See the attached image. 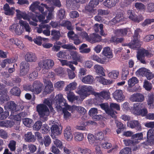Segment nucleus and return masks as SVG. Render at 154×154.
<instances>
[{"instance_id": "f257e3e1", "label": "nucleus", "mask_w": 154, "mask_h": 154, "mask_svg": "<svg viewBox=\"0 0 154 154\" xmlns=\"http://www.w3.org/2000/svg\"><path fill=\"white\" fill-rule=\"evenodd\" d=\"M44 102L51 109V108H53L52 106L58 109L65 105V100L63 98L62 94H59L56 96L53 102L51 100L47 99L44 100Z\"/></svg>"}, {"instance_id": "f03ea898", "label": "nucleus", "mask_w": 154, "mask_h": 154, "mask_svg": "<svg viewBox=\"0 0 154 154\" xmlns=\"http://www.w3.org/2000/svg\"><path fill=\"white\" fill-rule=\"evenodd\" d=\"M36 108L40 120L43 122L47 121L50 113L47 106L44 104H40L37 106Z\"/></svg>"}, {"instance_id": "7ed1b4c3", "label": "nucleus", "mask_w": 154, "mask_h": 154, "mask_svg": "<svg viewBox=\"0 0 154 154\" xmlns=\"http://www.w3.org/2000/svg\"><path fill=\"white\" fill-rule=\"evenodd\" d=\"M54 65V61L51 59H46L38 63V65L42 68V72L45 74Z\"/></svg>"}, {"instance_id": "20e7f679", "label": "nucleus", "mask_w": 154, "mask_h": 154, "mask_svg": "<svg viewBox=\"0 0 154 154\" xmlns=\"http://www.w3.org/2000/svg\"><path fill=\"white\" fill-rule=\"evenodd\" d=\"M153 54L148 50L143 48H141L138 51L137 55V58L141 63L145 64L146 63L145 57H152Z\"/></svg>"}, {"instance_id": "39448f33", "label": "nucleus", "mask_w": 154, "mask_h": 154, "mask_svg": "<svg viewBox=\"0 0 154 154\" xmlns=\"http://www.w3.org/2000/svg\"><path fill=\"white\" fill-rule=\"evenodd\" d=\"M140 31L139 29H137L135 31L134 35L133 36V40L131 43L126 44V45L129 46V47L133 49L139 48L141 45V42H140L137 38L139 32Z\"/></svg>"}, {"instance_id": "423d86ee", "label": "nucleus", "mask_w": 154, "mask_h": 154, "mask_svg": "<svg viewBox=\"0 0 154 154\" xmlns=\"http://www.w3.org/2000/svg\"><path fill=\"white\" fill-rule=\"evenodd\" d=\"M108 106V105L106 104V114L111 116L112 118L116 119V117L115 113H117L116 111H114L112 109L119 111L120 109V105L116 103H112L110 104V109H107Z\"/></svg>"}, {"instance_id": "0eeeda50", "label": "nucleus", "mask_w": 154, "mask_h": 154, "mask_svg": "<svg viewBox=\"0 0 154 154\" xmlns=\"http://www.w3.org/2000/svg\"><path fill=\"white\" fill-rule=\"evenodd\" d=\"M51 129L52 134L54 135L53 137H55V135H58L61 134L62 128L58 123L53 121Z\"/></svg>"}, {"instance_id": "6e6552de", "label": "nucleus", "mask_w": 154, "mask_h": 154, "mask_svg": "<svg viewBox=\"0 0 154 154\" xmlns=\"http://www.w3.org/2000/svg\"><path fill=\"white\" fill-rule=\"evenodd\" d=\"M10 30L14 32L17 35H20L23 32L24 29L20 25H19L18 23L14 24L9 27Z\"/></svg>"}, {"instance_id": "1a4fd4ad", "label": "nucleus", "mask_w": 154, "mask_h": 154, "mask_svg": "<svg viewBox=\"0 0 154 154\" xmlns=\"http://www.w3.org/2000/svg\"><path fill=\"white\" fill-rule=\"evenodd\" d=\"M92 88L91 86L84 85L82 86L81 88L78 91V93L80 95L86 97L89 95V92L92 91Z\"/></svg>"}, {"instance_id": "9d476101", "label": "nucleus", "mask_w": 154, "mask_h": 154, "mask_svg": "<svg viewBox=\"0 0 154 154\" xmlns=\"http://www.w3.org/2000/svg\"><path fill=\"white\" fill-rule=\"evenodd\" d=\"M67 36L69 39L73 41V43L75 45H78L82 43L78 35L75 34L72 30H70L68 32Z\"/></svg>"}, {"instance_id": "9b49d317", "label": "nucleus", "mask_w": 154, "mask_h": 154, "mask_svg": "<svg viewBox=\"0 0 154 154\" xmlns=\"http://www.w3.org/2000/svg\"><path fill=\"white\" fill-rule=\"evenodd\" d=\"M113 97L118 102H121L124 100L125 96L123 94L122 91L121 90H117L113 94Z\"/></svg>"}, {"instance_id": "f8f14e48", "label": "nucleus", "mask_w": 154, "mask_h": 154, "mask_svg": "<svg viewBox=\"0 0 154 154\" xmlns=\"http://www.w3.org/2000/svg\"><path fill=\"white\" fill-rule=\"evenodd\" d=\"M130 100L133 102H141L144 100V97L142 94L136 93L131 95Z\"/></svg>"}, {"instance_id": "ddd939ff", "label": "nucleus", "mask_w": 154, "mask_h": 154, "mask_svg": "<svg viewBox=\"0 0 154 154\" xmlns=\"http://www.w3.org/2000/svg\"><path fill=\"white\" fill-rule=\"evenodd\" d=\"M43 81L45 85V91L46 93H50L54 90L53 84L50 80L48 79L43 78Z\"/></svg>"}, {"instance_id": "4468645a", "label": "nucleus", "mask_w": 154, "mask_h": 154, "mask_svg": "<svg viewBox=\"0 0 154 154\" xmlns=\"http://www.w3.org/2000/svg\"><path fill=\"white\" fill-rule=\"evenodd\" d=\"M133 134V132L130 131L124 132L123 133V135L126 137L131 136V138L133 139L138 140L141 139L143 138V134L141 133L136 134Z\"/></svg>"}, {"instance_id": "2eb2a0df", "label": "nucleus", "mask_w": 154, "mask_h": 154, "mask_svg": "<svg viewBox=\"0 0 154 154\" xmlns=\"http://www.w3.org/2000/svg\"><path fill=\"white\" fill-rule=\"evenodd\" d=\"M102 55L101 56L102 57L103 56H104V58H100L97 55L94 54L91 56V59L93 60L96 61L100 63L101 64H104L105 63L106 61L105 57H106V47L104 48Z\"/></svg>"}, {"instance_id": "dca6fc26", "label": "nucleus", "mask_w": 154, "mask_h": 154, "mask_svg": "<svg viewBox=\"0 0 154 154\" xmlns=\"http://www.w3.org/2000/svg\"><path fill=\"white\" fill-rule=\"evenodd\" d=\"M43 85L39 81H35L32 85L33 92L35 94H38L42 91V88Z\"/></svg>"}, {"instance_id": "f3484780", "label": "nucleus", "mask_w": 154, "mask_h": 154, "mask_svg": "<svg viewBox=\"0 0 154 154\" xmlns=\"http://www.w3.org/2000/svg\"><path fill=\"white\" fill-rule=\"evenodd\" d=\"M143 104L141 103H136L134 105L133 109L132 110V112L134 114L139 115L142 114L144 115V113L141 112V110L142 108Z\"/></svg>"}, {"instance_id": "a211bd4d", "label": "nucleus", "mask_w": 154, "mask_h": 154, "mask_svg": "<svg viewBox=\"0 0 154 154\" xmlns=\"http://www.w3.org/2000/svg\"><path fill=\"white\" fill-rule=\"evenodd\" d=\"M7 108L10 111H17L20 110V107L17 105L13 101H10L7 103Z\"/></svg>"}, {"instance_id": "6ab92c4d", "label": "nucleus", "mask_w": 154, "mask_h": 154, "mask_svg": "<svg viewBox=\"0 0 154 154\" xmlns=\"http://www.w3.org/2000/svg\"><path fill=\"white\" fill-rule=\"evenodd\" d=\"M64 135L65 137L68 140H71L73 138L72 131L70 126H68L65 129Z\"/></svg>"}, {"instance_id": "aec40b11", "label": "nucleus", "mask_w": 154, "mask_h": 154, "mask_svg": "<svg viewBox=\"0 0 154 154\" xmlns=\"http://www.w3.org/2000/svg\"><path fill=\"white\" fill-rule=\"evenodd\" d=\"M25 59L27 62H35L37 58L34 54L28 52L25 55Z\"/></svg>"}, {"instance_id": "412c9836", "label": "nucleus", "mask_w": 154, "mask_h": 154, "mask_svg": "<svg viewBox=\"0 0 154 154\" xmlns=\"http://www.w3.org/2000/svg\"><path fill=\"white\" fill-rule=\"evenodd\" d=\"M124 17L123 16L122 14L121 13L117 14L115 17L109 22V24L110 25H114L116 23L122 21Z\"/></svg>"}, {"instance_id": "4be33fe9", "label": "nucleus", "mask_w": 154, "mask_h": 154, "mask_svg": "<svg viewBox=\"0 0 154 154\" xmlns=\"http://www.w3.org/2000/svg\"><path fill=\"white\" fill-rule=\"evenodd\" d=\"M147 102L149 108L152 109L154 107V93L148 94Z\"/></svg>"}, {"instance_id": "5701e85b", "label": "nucleus", "mask_w": 154, "mask_h": 154, "mask_svg": "<svg viewBox=\"0 0 154 154\" xmlns=\"http://www.w3.org/2000/svg\"><path fill=\"white\" fill-rule=\"evenodd\" d=\"M16 11L17 13V17L19 20L21 19L22 18L24 20L29 19V16L26 13L21 11L19 10H16Z\"/></svg>"}, {"instance_id": "b1692460", "label": "nucleus", "mask_w": 154, "mask_h": 154, "mask_svg": "<svg viewBox=\"0 0 154 154\" xmlns=\"http://www.w3.org/2000/svg\"><path fill=\"white\" fill-rule=\"evenodd\" d=\"M101 37L98 34L93 33L89 37V41L93 43L99 42L101 40Z\"/></svg>"}, {"instance_id": "393cba45", "label": "nucleus", "mask_w": 154, "mask_h": 154, "mask_svg": "<svg viewBox=\"0 0 154 154\" xmlns=\"http://www.w3.org/2000/svg\"><path fill=\"white\" fill-rule=\"evenodd\" d=\"M3 9L5 11V13L7 15H12L14 12L15 8H14L12 7L11 8L8 4H6L3 7Z\"/></svg>"}, {"instance_id": "a878e982", "label": "nucleus", "mask_w": 154, "mask_h": 154, "mask_svg": "<svg viewBox=\"0 0 154 154\" xmlns=\"http://www.w3.org/2000/svg\"><path fill=\"white\" fill-rule=\"evenodd\" d=\"M51 35L52 36L51 39L53 41H57L59 40L60 36V32L54 29L51 31Z\"/></svg>"}, {"instance_id": "bb28decb", "label": "nucleus", "mask_w": 154, "mask_h": 154, "mask_svg": "<svg viewBox=\"0 0 154 154\" xmlns=\"http://www.w3.org/2000/svg\"><path fill=\"white\" fill-rule=\"evenodd\" d=\"M25 140L27 142H34L35 140L34 135L32 134L31 132H28L25 134Z\"/></svg>"}, {"instance_id": "cd10ccee", "label": "nucleus", "mask_w": 154, "mask_h": 154, "mask_svg": "<svg viewBox=\"0 0 154 154\" xmlns=\"http://www.w3.org/2000/svg\"><path fill=\"white\" fill-rule=\"evenodd\" d=\"M93 77L91 75H88L83 77L82 81L85 84H91L93 81Z\"/></svg>"}, {"instance_id": "c85d7f7f", "label": "nucleus", "mask_w": 154, "mask_h": 154, "mask_svg": "<svg viewBox=\"0 0 154 154\" xmlns=\"http://www.w3.org/2000/svg\"><path fill=\"white\" fill-rule=\"evenodd\" d=\"M130 127L131 128H135L137 130H140L141 129L140 125L137 121H133L129 123Z\"/></svg>"}, {"instance_id": "c756f323", "label": "nucleus", "mask_w": 154, "mask_h": 154, "mask_svg": "<svg viewBox=\"0 0 154 154\" xmlns=\"http://www.w3.org/2000/svg\"><path fill=\"white\" fill-rule=\"evenodd\" d=\"M19 23L23 28H24L26 32L29 33L31 31V28L29 24L26 21L20 20L19 21Z\"/></svg>"}, {"instance_id": "7c9ffc66", "label": "nucleus", "mask_w": 154, "mask_h": 154, "mask_svg": "<svg viewBox=\"0 0 154 154\" xmlns=\"http://www.w3.org/2000/svg\"><path fill=\"white\" fill-rule=\"evenodd\" d=\"M10 40L13 44L16 45L20 49H22L24 48V44L22 41L19 40L18 39L15 38L14 39V38H12L10 39Z\"/></svg>"}, {"instance_id": "2f4dec72", "label": "nucleus", "mask_w": 154, "mask_h": 154, "mask_svg": "<svg viewBox=\"0 0 154 154\" xmlns=\"http://www.w3.org/2000/svg\"><path fill=\"white\" fill-rule=\"evenodd\" d=\"M108 72V77L112 79H115L117 78L119 74V72L116 70H113Z\"/></svg>"}, {"instance_id": "473e14b6", "label": "nucleus", "mask_w": 154, "mask_h": 154, "mask_svg": "<svg viewBox=\"0 0 154 154\" xmlns=\"http://www.w3.org/2000/svg\"><path fill=\"white\" fill-rule=\"evenodd\" d=\"M123 141L126 146H128L131 145H134L139 143L138 140L133 139L124 140Z\"/></svg>"}, {"instance_id": "72a5a7b5", "label": "nucleus", "mask_w": 154, "mask_h": 154, "mask_svg": "<svg viewBox=\"0 0 154 154\" xmlns=\"http://www.w3.org/2000/svg\"><path fill=\"white\" fill-rule=\"evenodd\" d=\"M70 55L72 56L73 60L78 61L79 62L81 61L82 57L78 54L76 51H71L70 53Z\"/></svg>"}, {"instance_id": "f704fd0d", "label": "nucleus", "mask_w": 154, "mask_h": 154, "mask_svg": "<svg viewBox=\"0 0 154 154\" xmlns=\"http://www.w3.org/2000/svg\"><path fill=\"white\" fill-rule=\"evenodd\" d=\"M46 2L48 4L49 6H51L52 4H53L55 7V6L58 7H60L61 6V4L59 0H46Z\"/></svg>"}, {"instance_id": "c9c22d12", "label": "nucleus", "mask_w": 154, "mask_h": 154, "mask_svg": "<svg viewBox=\"0 0 154 154\" xmlns=\"http://www.w3.org/2000/svg\"><path fill=\"white\" fill-rule=\"evenodd\" d=\"M94 68L96 73L105 76V73L103 71V68L102 67L98 65H96Z\"/></svg>"}, {"instance_id": "e433bc0d", "label": "nucleus", "mask_w": 154, "mask_h": 154, "mask_svg": "<svg viewBox=\"0 0 154 154\" xmlns=\"http://www.w3.org/2000/svg\"><path fill=\"white\" fill-rule=\"evenodd\" d=\"M60 24L61 26L66 27L69 30H72L73 29V27L70 21L67 20L63 21Z\"/></svg>"}, {"instance_id": "4c0bfd02", "label": "nucleus", "mask_w": 154, "mask_h": 154, "mask_svg": "<svg viewBox=\"0 0 154 154\" xmlns=\"http://www.w3.org/2000/svg\"><path fill=\"white\" fill-rule=\"evenodd\" d=\"M147 140L150 142H153L154 140V131L152 129H149L147 133Z\"/></svg>"}, {"instance_id": "58836bf2", "label": "nucleus", "mask_w": 154, "mask_h": 154, "mask_svg": "<svg viewBox=\"0 0 154 154\" xmlns=\"http://www.w3.org/2000/svg\"><path fill=\"white\" fill-rule=\"evenodd\" d=\"M77 83L75 82H72L67 85L65 88V90L68 91L69 90L72 91L76 88Z\"/></svg>"}, {"instance_id": "ea45409f", "label": "nucleus", "mask_w": 154, "mask_h": 154, "mask_svg": "<svg viewBox=\"0 0 154 154\" xmlns=\"http://www.w3.org/2000/svg\"><path fill=\"white\" fill-rule=\"evenodd\" d=\"M103 25L102 24L99 25L98 24L96 23L94 25L93 27L94 29L96 32H98L99 31V29H100V33L101 35H103Z\"/></svg>"}, {"instance_id": "a19ab883", "label": "nucleus", "mask_w": 154, "mask_h": 154, "mask_svg": "<svg viewBox=\"0 0 154 154\" xmlns=\"http://www.w3.org/2000/svg\"><path fill=\"white\" fill-rule=\"evenodd\" d=\"M43 142L45 147L48 146L51 143V140L49 136H45L44 137L43 142H42L41 143L43 144Z\"/></svg>"}, {"instance_id": "79ce46f5", "label": "nucleus", "mask_w": 154, "mask_h": 154, "mask_svg": "<svg viewBox=\"0 0 154 154\" xmlns=\"http://www.w3.org/2000/svg\"><path fill=\"white\" fill-rule=\"evenodd\" d=\"M147 70L144 68H140L136 72V75L138 76H145L146 72L147 71Z\"/></svg>"}, {"instance_id": "37998d69", "label": "nucleus", "mask_w": 154, "mask_h": 154, "mask_svg": "<svg viewBox=\"0 0 154 154\" xmlns=\"http://www.w3.org/2000/svg\"><path fill=\"white\" fill-rule=\"evenodd\" d=\"M78 97L75 96L73 92L70 91L67 93V98L68 100L70 102H73L75 100H77Z\"/></svg>"}, {"instance_id": "c03bdc74", "label": "nucleus", "mask_w": 154, "mask_h": 154, "mask_svg": "<svg viewBox=\"0 0 154 154\" xmlns=\"http://www.w3.org/2000/svg\"><path fill=\"white\" fill-rule=\"evenodd\" d=\"M139 82L138 79L135 77H133L129 79L128 81V86H133Z\"/></svg>"}, {"instance_id": "a18cd8bd", "label": "nucleus", "mask_w": 154, "mask_h": 154, "mask_svg": "<svg viewBox=\"0 0 154 154\" xmlns=\"http://www.w3.org/2000/svg\"><path fill=\"white\" fill-rule=\"evenodd\" d=\"M55 8L54 6H51L47 10L49 11V13L48 15L47 16V20L48 21V20H51L53 17V11Z\"/></svg>"}, {"instance_id": "49530a36", "label": "nucleus", "mask_w": 154, "mask_h": 154, "mask_svg": "<svg viewBox=\"0 0 154 154\" xmlns=\"http://www.w3.org/2000/svg\"><path fill=\"white\" fill-rule=\"evenodd\" d=\"M10 92L13 95L19 96L21 93V91L18 87H14L11 90Z\"/></svg>"}, {"instance_id": "de8ad7c7", "label": "nucleus", "mask_w": 154, "mask_h": 154, "mask_svg": "<svg viewBox=\"0 0 154 154\" xmlns=\"http://www.w3.org/2000/svg\"><path fill=\"white\" fill-rule=\"evenodd\" d=\"M51 136L53 139H54L53 142L55 145L57 147H59L60 148H62L63 144L61 141L56 139V137L54 138V137H53V135L52 134L51 135Z\"/></svg>"}, {"instance_id": "09e8293b", "label": "nucleus", "mask_w": 154, "mask_h": 154, "mask_svg": "<svg viewBox=\"0 0 154 154\" xmlns=\"http://www.w3.org/2000/svg\"><path fill=\"white\" fill-rule=\"evenodd\" d=\"M120 0H106V4L108 8H110L114 6Z\"/></svg>"}, {"instance_id": "8fccbe9b", "label": "nucleus", "mask_w": 154, "mask_h": 154, "mask_svg": "<svg viewBox=\"0 0 154 154\" xmlns=\"http://www.w3.org/2000/svg\"><path fill=\"white\" fill-rule=\"evenodd\" d=\"M93 119L96 121H98L101 119L102 121H105L106 118H105V114L104 113L100 115H95L92 117Z\"/></svg>"}, {"instance_id": "3c124183", "label": "nucleus", "mask_w": 154, "mask_h": 154, "mask_svg": "<svg viewBox=\"0 0 154 154\" xmlns=\"http://www.w3.org/2000/svg\"><path fill=\"white\" fill-rule=\"evenodd\" d=\"M143 88L147 91H150L152 88V85L148 81L145 80L143 82Z\"/></svg>"}, {"instance_id": "603ef678", "label": "nucleus", "mask_w": 154, "mask_h": 154, "mask_svg": "<svg viewBox=\"0 0 154 154\" xmlns=\"http://www.w3.org/2000/svg\"><path fill=\"white\" fill-rule=\"evenodd\" d=\"M16 142L14 140H11L8 144V147L11 151H14L16 150Z\"/></svg>"}, {"instance_id": "864d4df0", "label": "nucleus", "mask_w": 154, "mask_h": 154, "mask_svg": "<svg viewBox=\"0 0 154 154\" xmlns=\"http://www.w3.org/2000/svg\"><path fill=\"white\" fill-rule=\"evenodd\" d=\"M45 28L43 30V33L47 36H49L50 35V29L51 28L50 26L48 24H45Z\"/></svg>"}, {"instance_id": "5fc2aeb1", "label": "nucleus", "mask_w": 154, "mask_h": 154, "mask_svg": "<svg viewBox=\"0 0 154 154\" xmlns=\"http://www.w3.org/2000/svg\"><path fill=\"white\" fill-rule=\"evenodd\" d=\"M42 126V122L41 121H38L35 122L33 126V129L35 131H38Z\"/></svg>"}, {"instance_id": "6e6d98bb", "label": "nucleus", "mask_w": 154, "mask_h": 154, "mask_svg": "<svg viewBox=\"0 0 154 154\" xmlns=\"http://www.w3.org/2000/svg\"><path fill=\"white\" fill-rule=\"evenodd\" d=\"M50 7L48 6L45 4L41 3L40 5H38V10L42 14H43L45 13L44 12V8H45L48 10Z\"/></svg>"}, {"instance_id": "4d7b16f0", "label": "nucleus", "mask_w": 154, "mask_h": 154, "mask_svg": "<svg viewBox=\"0 0 154 154\" xmlns=\"http://www.w3.org/2000/svg\"><path fill=\"white\" fill-rule=\"evenodd\" d=\"M65 85V82L63 81H59L54 84V87L59 90L62 89Z\"/></svg>"}, {"instance_id": "13d9d810", "label": "nucleus", "mask_w": 154, "mask_h": 154, "mask_svg": "<svg viewBox=\"0 0 154 154\" xmlns=\"http://www.w3.org/2000/svg\"><path fill=\"white\" fill-rule=\"evenodd\" d=\"M39 3L38 2H34L32 4L30 7V9L34 12L35 13L36 11L38 10V5Z\"/></svg>"}, {"instance_id": "bf43d9fd", "label": "nucleus", "mask_w": 154, "mask_h": 154, "mask_svg": "<svg viewBox=\"0 0 154 154\" xmlns=\"http://www.w3.org/2000/svg\"><path fill=\"white\" fill-rule=\"evenodd\" d=\"M8 137V133L5 130L0 129V137L3 139H6Z\"/></svg>"}, {"instance_id": "052dcab7", "label": "nucleus", "mask_w": 154, "mask_h": 154, "mask_svg": "<svg viewBox=\"0 0 154 154\" xmlns=\"http://www.w3.org/2000/svg\"><path fill=\"white\" fill-rule=\"evenodd\" d=\"M75 138L76 141H81L84 138L83 134L79 132L76 133L75 134Z\"/></svg>"}, {"instance_id": "680f3d73", "label": "nucleus", "mask_w": 154, "mask_h": 154, "mask_svg": "<svg viewBox=\"0 0 154 154\" xmlns=\"http://www.w3.org/2000/svg\"><path fill=\"white\" fill-rule=\"evenodd\" d=\"M61 47L64 48L69 50H76L77 48L72 45L71 44H65L63 45Z\"/></svg>"}, {"instance_id": "e2e57ef3", "label": "nucleus", "mask_w": 154, "mask_h": 154, "mask_svg": "<svg viewBox=\"0 0 154 154\" xmlns=\"http://www.w3.org/2000/svg\"><path fill=\"white\" fill-rule=\"evenodd\" d=\"M128 30L127 29H121L117 30V34L119 35L124 36L127 34Z\"/></svg>"}, {"instance_id": "0e129e2a", "label": "nucleus", "mask_w": 154, "mask_h": 154, "mask_svg": "<svg viewBox=\"0 0 154 154\" xmlns=\"http://www.w3.org/2000/svg\"><path fill=\"white\" fill-rule=\"evenodd\" d=\"M57 56L59 58L64 59L66 56V53L65 51H61L57 54Z\"/></svg>"}, {"instance_id": "69168bd1", "label": "nucleus", "mask_w": 154, "mask_h": 154, "mask_svg": "<svg viewBox=\"0 0 154 154\" xmlns=\"http://www.w3.org/2000/svg\"><path fill=\"white\" fill-rule=\"evenodd\" d=\"M4 127L11 128L14 125V122L12 120H8L4 121Z\"/></svg>"}, {"instance_id": "338daca9", "label": "nucleus", "mask_w": 154, "mask_h": 154, "mask_svg": "<svg viewBox=\"0 0 154 154\" xmlns=\"http://www.w3.org/2000/svg\"><path fill=\"white\" fill-rule=\"evenodd\" d=\"M63 113L64 118L65 119H69L71 117V114L65 108L63 109Z\"/></svg>"}, {"instance_id": "774afa93", "label": "nucleus", "mask_w": 154, "mask_h": 154, "mask_svg": "<svg viewBox=\"0 0 154 154\" xmlns=\"http://www.w3.org/2000/svg\"><path fill=\"white\" fill-rule=\"evenodd\" d=\"M32 120L29 118H25L23 119V122L24 124L28 127L30 126V125L32 124Z\"/></svg>"}]
</instances>
